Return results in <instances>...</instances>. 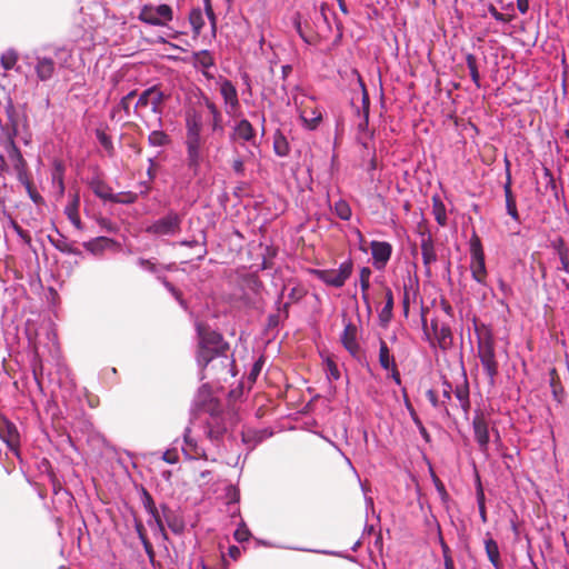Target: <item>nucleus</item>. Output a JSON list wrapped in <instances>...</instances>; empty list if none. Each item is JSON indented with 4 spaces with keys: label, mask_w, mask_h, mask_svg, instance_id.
I'll use <instances>...</instances> for the list:
<instances>
[{
    "label": "nucleus",
    "mask_w": 569,
    "mask_h": 569,
    "mask_svg": "<svg viewBox=\"0 0 569 569\" xmlns=\"http://www.w3.org/2000/svg\"><path fill=\"white\" fill-rule=\"evenodd\" d=\"M189 21L194 36H199L204 26L203 12L200 8L192 9L189 13Z\"/></svg>",
    "instance_id": "obj_36"
},
{
    "label": "nucleus",
    "mask_w": 569,
    "mask_h": 569,
    "mask_svg": "<svg viewBox=\"0 0 569 569\" xmlns=\"http://www.w3.org/2000/svg\"><path fill=\"white\" fill-rule=\"evenodd\" d=\"M353 264L351 260L342 262L339 268L336 269H315L312 273L317 279L335 288H341L352 273Z\"/></svg>",
    "instance_id": "obj_8"
},
{
    "label": "nucleus",
    "mask_w": 569,
    "mask_h": 569,
    "mask_svg": "<svg viewBox=\"0 0 569 569\" xmlns=\"http://www.w3.org/2000/svg\"><path fill=\"white\" fill-rule=\"evenodd\" d=\"M543 180H545V190L546 191L550 190L553 193L555 198L558 200L559 191H558V188L556 184V180L552 176L551 170L548 169L547 167H543Z\"/></svg>",
    "instance_id": "obj_46"
},
{
    "label": "nucleus",
    "mask_w": 569,
    "mask_h": 569,
    "mask_svg": "<svg viewBox=\"0 0 569 569\" xmlns=\"http://www.w3.org/2000/svg\"><path fill=\"white\" fill-rule=\"evenodd\" d=\"M452 393L459 401L461 410L465 412V415H468L471 403H470V397H469V395H470L469 383H468L466 375H463V381L461 383L457 385L456 387H453Z\"/></svg>",
    "instance_id": "obj_24"
},
{
    "label": "nucleus",
    "mask_w": 569,
    "mask_h": 569,
    "mask_svg": "<svg viewBox=\"0 0 569 569\" xmlns=\"http://www.w3.org/2000/svg\"><path fill=\"white\" fill-rule=\"evenodd\" d=\"M19 182L21 184L24 186L30 199L34 202V203H40L42 202V197L36 191V189L33 188V184L32 182L30 181V177L29 174L27 176V181L26 180H19Z\"/></svg>",
    "instance_id": "obj_51"
},
{
    "label": "nucleus",
    "mask_w": 569,
    "mask_h": 569,
    "mask_svg": "<svg viewBox=\"0 0 569 569\" xmlns=\"http://www.w3.org/2000/svg\"><path fill=\"white\" fill-rule=\"evenodd\" d=\"M238 422L237 413L232 411H212L206 419L203 432L206 437L214 445L219 446L226 433Z\"/></svg>",
    "instance_id": "obj_2"
},
{
    "label": "nucleus",
    "mask_w": 569,
    "mask_h": 569,
    "mask_svg": "<svg viewBox=\"0 0 569 569\" xmlns=\"http://www.w3.org/2000/svg\"><path fill=\"white\" fill-rule=\"evenodd\" d=\"M426 397L430 401L431 406L436 409H442L446 416H450L449 407L446 405V401H440L438 399L437 392L433 389H429L426 392Z\"/></svg>",
    "instance_id": "obj_47"
},
{
    "label": "nucleus",
    "mask_w": 569,
    "mask_h": 569,
    "mask_svg": "<svg viewBox=\"0 0 569 569\" xmlns=\"http://www.w3.org/2000/svg\"><path fill=\"white\" fill-rule=\"evenodd\" d=\"M373 266L378 270L386 268L392 254V246L387 241L373 240L370 243Z\"/></svg>",
    "instance_id": "obj_13"
},
{
    "label": "nucleus",
    "mask_w": 569,
    "mask_h": 569,
    "mask_svg": "<svg viewBox=\"0 0 569 569\" xmlns=\"http://www.w3.org/2000/svg\"><path fill=\"white\" fill-rule=\"evenodd\" d=\"M151 93H152V87H150V88H148V89L143 90V91L141 92V94L139 96V98H138V101H137V103H136L134 109H136V110H138V109H140V108H146V107H148V106H149V103H150L149 99H151Z\"/></svg>",
    "instance_id": "obj_54"
},
{
    "label": "nucleus",
    "mask_w": 569,
    "mask_h": 569,
    "mask_svg": "<svg viewBox=\"0 0 569 569\" xmlns=\"http://www.w3.org/2000/svg\"><path fill=\"white\" fill-rule=\"evenodd\" d=\"M4 148H6L9 160L13 164V169L17 173L18 180L27 181V176L29 174L28 166H27L26 160L22 157L20 149L17 147L13 138H11V137L8 138V140L4 144Z\"/></svg>",
    "instance_id": "obj_10"
},
{
    "label": "nucleus",
    "mask_w": 569,
    "mask_h": 569,
    "mask_svg": "<svg viewBox=\"0 0 569 569\" xmlns=\"http://www.w3.org/2000/svg\"><path fill=\"white\" fill-rule=\"evenodd\" d=\"M379 362H380V366L385 369V370H389L391 367H395L396 366V361H395V358L393 356L391 355L388 346H387V342L385 340H380V346H379Z\"/></svg>",
    "instance_id": "obj_33"
},
{
    "label": "nucleus",
    "mask_w": 569,
    "mask_h": 569,
    "mask_svg": "<svg viewBox=\"0 0 569 569\" xmlns=\"http://www.w3.org/2000/svg\"><path fill=\"white\" fill-rule=\"evenodd\" d=\"M485 549L487 557L495 569H502L498 543L489 536V533H487V538L485 539Z\"/></svg>",
    "instance_id": "obj_26"
},
{
    "label": "nucleus",
    "mask_w": 569,
    "mask_h": 569,
    "mask_svg": "<svg viewBox=\"0 0 569 569\" xmlns=\"http://www.w3.org/2000/svg\"><path fill=\"white\" fill-rule=\"evenodd\" d=\"M273 150L279 157H287L290 152L289 142L280 130H277L273 134Z\"/></svg>",
    "instance_id": "obj_32"
},
{
    "label": "nucleus",
    "mask_w": 569,
    "mask_h": 569,
    "mask_svg": "<svg viewBox=\"0 0 569 569\" xmlns=\"http://www.w3.org/2000/svg\"><path fill=\"white\" fill-rule=\"evenodd\" d=\"M170 141V137L162 130H153L148 137V142L152 147H164Z\"/></svg>",
    "instance_id": "obj_40"
},
{
    "label": "nucleus",
    "mask_w": 569,
    "mask_h": 569,
    "mask_svg": "<svg viewBox=\"0 0 569 569\" xmlns=\"http://www.w3.org/2000/svg\"><path fill=\"white\" fill-rule=\"evenodd\" d=\"M196 329L199 338L197 362L201 371L206 370L209 363L218 357L227 359L229 345L223 340L221 333L211 330L202 322H197Z\"/></svg>",
    "instance_id": "obj_1"
},
{
    "label": "nucleus",
    "mask_w": 569,
    "mask_h": 569,
    "mask_svg": "<svg viewBox=\"0 0 569 569\" xmlns=\"http://www.w3.org/2000/svg\"><path fill=\"white\" fill-rule=\"evenodd\" d=\"M488 11L499 22L507 23V22L511 21V19H512L511 16L503 14V13L499 12L493 4H489Z\"/></svg>",
    "instance_id": "obj_59"
},
{
    "label": "nucleus",
    "mask_w": 569,
    "mask_h": 569,
    "mask_svg": "<svg viewBox=\"0 0 569 569\" xmlns=\"http://www.w3.org/2000/svg\"><path fill=\"white\" fill-rule=\"evenodd\" d=\"M49 240L51 244L60 252L69 254H80V250L73 247V244L70 243L63 236H60L59 239H53L49 237Z\"/></svg>",
    "instance_id": "obj_37"
},
{
    "label": "nucleus",
    "mask_w": 569,
    "mask_h": 569,
    "mask_svg": "<svg viewBox=\"0 0 569 569\" xmlns=\"http://www.w3.org/2000/svg\"><path fill=\"white\" fill-rule=\"evenodd\" d=\"M203 119L200 112L190 110L186 114V132H202Z\"/></svg>",
    "instance_id": "obj_30"
},
{
    "label": "nucleus",
    "mask_w": 569,
    "mask_h": 569,
    "mask_svg": "<svg viewBox=\"0 0 569 569\" xmlns=\"http://www.w3.org/2000/svg\"><path fill=\"white\" fill-rule=\"evenodd\" d=\"M506 167H507V180L503 184V192L506 198V210L507 213L517 222H520V216L517 209L516 198L513 196L512 189H511V174H510V163L508 160H506Z\"/></svg>",
    "instance_id": "obj_17"
},
{
    "label": "nucleus",
    "mask_w": 569,
    "mask_h": 569,
    "mask_svg": "<svg viewBox=\"0 0 569 569\" xmlns=\"http://www.w3.org/2000/svg\"><path fill=\"white\" fill-rule=\"evenodd\" d=\"M352 74H355L357 77V81H358V84L361 89V102H362V110L360 111L358 109V114H365V116H369V111H370V99H369V94H368V91H367V88H366V84L360 76V73L357 71V70H352Z\"/></svg>",
    "instance_id": "obj_35"
},
{
    "label": "nucleus",
    "mask_w": 569,
    "mask_h": 569,
    "mask_svg": "<svg viewBox=\"0 0 569 569\" xmlns=\"http://www.w3.org/2000/svg\"><path fill=\"white\" fill-rule=\"evenodd\" d=\"M466 63L469 69L472 82L477 86V88H480V74L478 71L476 56H473L472 53H468L466 57Z\"/></svg>",
    "instance_id": "obj_43"
},
{
    "label": "nucleus",
    "mask_w": 569,
    "mask_h": 569,
    "mask_svg": "<svg viewBox=\"0 0 569 569\" xmlns=\"http://www.w3.org/2000/svg\"><path fill=\"white\" fill-rule=\"evenodd\" d=\"M209 124L212 132L222 134L224 132L222 112L210 116Z\"/></svg>",
    "instance_id": "obj_50"
},
{
    "label": "nucleus",
    "mask_w": 569,
    "mask_h": 569,
    "mask_svg": "<svg viewBox=\"0 0 569 569\" xmlns=\"http://www.w3.org/2000/svg\"><path fill=\"white\" fill-rule=\"evenodd\" d=\"M53 182L58 183L60 194L64 192V182H63V168L60 163L56 166V172L53 173Z\"/></svg>",
    "instance_id": "obj_58"
},
{
    "label": "nucleus",
    "mask_w": 569,
    "mask_h": 569,
    "mask_svg": "<svg viewBox=\"0 0 569 569\" xmlns=\"http://www.w3.org/2000/svg\"><path fill=\"white\" fill-rule=\"evenodd\" d=\"M402 395H403V400H405V407L408 410L410 418L412 419L413 423H418L419 421H421V419L419 418L413 406L411 405V402L408 398L406 388L402 389Z\"/></svg>",
    "instance_id": "obj_55"
},
{
    "label": "nucleus",
    "mask_w": 569,
    "mask_h": 569,
    "mask_svg": "<svg viewBox=\"0 0 569 569\" xmlns=\"http://www.w3.org/2000/svg\"><path fill=\"white\" fill-rule=\"evenodd\" d=\"M232 169L238 176L242 177L244 174V161L241 158L233 159Z\"/></svg>",
    "instance_id": "obj_64"
},
{
    "label": "nucleus",
    "mask_w": 569,
    "mask_h": 569,
    "mask_svg": "<svg viewBox=\"0 0 569 569\" xmlns=\"http://www.w3.org/2000/svg\"><path fill=\"white\" fill-rule=\"evenodd\" d=\"M193 406L198 410L209 411V413L218 410V402L213 399L210 387L208 385H202L198 389V392L193 399Z\"/></svg>",
    "instance_id": "obj_16"
},
{
    "label": "nucleus",
    "mask_w": 569,
    "mask_h": 569,
    "mask_svg": "<svg viewBox=\"0 0 569 569\" xmlns=\"http://www.w3.org/2000/svg\"><path fill=\"white\" fill-rule=\"evenodd\" d=\"M187 166L197 176L203 160L204 139L202 132H186Z\"/></svg>",
    "instance_id": "obj_5"
},
{
    "label": "nucleus",
    "mask_w": 569,
    "mask_h": 569,
    "mask_svg": "<svg viewBox=\"0 0 569 569\" xmlns=\"http://www.w3.org/2000/svg\"><path fill=\"white\" fill-rule=\"evenodd\" d=\"M420 248L423 266L430 273V264L437 261V252L430 233L421 234Z\"/></svg>",
    "instance_id": "obj_18"
},
{
    "label": "nucleus",
    "mask_w": 569,
    "mask_h": 569,
    "mask_svg": "<svg viewBox=\"0 0 569 569\" xmlns=\"http://www.w3.org/2000/svg\"><path fill=\"white\" fill-rule=\"evenodd\" d=\"M113 244V240L108 237H97L83 243V247L92 253L102 252L104 249Z\"/></svg>",
    "instance_id": "obj_31"
},
{
    "label": "nucleus",
    "mask_w": 569,
    "mask_h": 569,
    "mask_svg": "<svg viewBox=\"0 0 569 569\" xmlns=\"http://www.w3.org/2000/svg\"><path fill=\"white\" fill-rule=\"evenodd\" d=\"M432 213L437 223L441 227L447 226L446 206L439 197L432 198Z\"/></svg>",
    "instance_id": "obj_34"
},
{
    "label": "nucleus",
    "mask_w": 569,
    "mask_h": 569,
    "mask_svg": "<svg viewBox=\"0 0 569 569\" xmlns=\"http://www.w3.org/2000/svg\"><path fill=\"white\" fill-rule=\"evenodd\" d=\"M371 269L369 267H362L359 272V280L361 291H368L370 287Z\"/></svg>",
    "instance_id": "obj_52"
},
{
    "label": "nucleus",
    "mask_w": 569,
    "mask_h": 569,
    "mask_svg": "<svg viewBox=\"0 0 569 569\" xmlns=\"http://www.w3.org/2000/svg\"><path fill=\"white\" fill-rule=\"evenodd\" d=\"M150 516H151V520L148 521V525L152 526V523H154L157 531L161 535V537L164 540H167L168 536H167V531H166V527H164V519L162 517V512L160 513L158 511L156 515H150Z\"/></svg>",
    "instance_id": "obj_49"
},
{
    "label": "nucleus",
    "mask_w": 569,
    "mask_h": 569,
    "mask_svg": "<svg viewBox=\"0 0 569 569\" xmlns=\"http://www.w3.org/2000/svg\"><path fill=\"white\" fill-rule=\"evenodd\" d=\"M478 357L489 378V383L493 386L496 377L498 376L499 365L496 359L495 341L491 335L479 338Z\"/></svg>",
    "instance_id": "obj_3"
},
{
    "label": "nucleus",
    "mask_w": 569,
    "mask_h": 569,
    "mask_svg": "<svg viewBox=\"0 0 569 569\" xmlns=\"http://www.w3.org/2000/svg\"><path fill=\"white\" fill-rule=\"evenodd\" d=\"M340 341L350 356L357 360L361 358V347L358 342V328L351 321L345 323Z\"/></svg>",
    "instance_id": "obj_11"
},
{
    "label": "nucleus",
    "mask_w": 569,
    "mask_h": 569,
    "mask_svg": "<svg viewBox=\"0 0 569 569\" xmlns=\"http://www.w3.org/2000/svg\"><path fill=\"white\" fill-rule=\"evenodd\" d=\"M435 337L441 349H447L452 343V333L447 325H441L440 329L435 333Z\"/></svg>",
    "instance_id": "obj_39"
},
{
    "label": "nucleus",
    "mask_w": 569,
    "mask_h": 569,
    "mask_svg": "<svg viewBox=\"0 0 569 569\" xmlns=\"http://www.w3.org/2000/svg\"><path fill=\"white\" fill-rule=\"evenodd\" d=\"M190 428H186L183 437H184V447H182V452L188 459H204L208 457L206 455V450L200 447L194 439L190 436Z\"/></svg>",
    "instance_id": "obj_19"
},
{
    "label": "nucleus",
    "mask_w": 569,
    "mask_h": 569,
    "mask_svg": "<svg viewBox=\"0 0 569 569\" xmlns=\"http://www.w3.org/2000/svg\"><path fill=\"white\" fill-rule=\"evenodd\" d=\"M79 207H80V196L78 192H76L71 196V201L66 206L64 213L76 229L82 230L83 224H82L80 216H79Z\"/></svg>",
    "instance_id": "obj_22"
},
{
    "label": "nucleus",
    "mask_w": 569,
    "mask_h": 569,
    "mask_svg": "<svg viewBox=\"0 0 569 569\" xmlns=\"http://www.w3.org/2000/svg\"><path fill=\"white\" fill-rule=\"evenodd\" d=\"M138 19L150 26L164 27L173 19V11L169 4L159 6L144 4L138 16Z\"/></svg>",
    "instance_id": "obj_6"
},
{
    "label": "nucleus",
    "mask_w": 569,
    "mask_h": 569,
    "mask_svg": "<svg viewBox=\"0 0 569 569\" xmlns=\"http://www.w3.org/2000/svg\"><path fill=\"white\" fill-rule=\"evenodd\" d=\"M453 391V386L451 382H449L447 379H443L442 381V401H446V405L448 406V402L451 400V395Z\"/></svg>",
    "instance_id": "obj_61"
},
{
    "label": "nucleus",
    "mask_w": 569,
    "mask_h": 569,
    "mask_svg": "<svg viewBox=\"0 0 569 569\" xmlns=\"http://www.w3.org/2000/svg\"><path fill=\"white\" fill-rule=\"evenodd\" d=\"M168 98V94H166L158 86H152V93L151 99H149L151 107V111L158 116V121L161 124V114L163 112L162 104L163 101Z\"/></svg>",
    "instance_id": "obj_28"
},
{
    "label": "nucleus",
    "mask_w": 569,
    "mask_h": 569,
    "mask_svg": "<svg viewBox=\"0 0 569 569\" xmlns=\"http://www.w3.org/2000/svg\"><path fill=\"white\" fill-rule=\"evenodd\" d=\"M90 187L93 191V193L102 199V200H106V201H111V202H118V198L111 192V189L108 184H106L103 181L101 180H92L90 182Z\"/></svg>",
    "instance_id": "obj_29"
},
{
    "label": "nucleus",
    "mask_w": 569,
    "mask_h": 569,
    "mask_svg": "<svg viewBox=\"0 0 569 569\" xmlns=\"http://www.w3.org/2000/svg\"><path fill=\"white\" fill-rule=\"evenodd\" d=\"M201 102L207 108L210 116L216 114L221 111L218 108V106L207 96L202 97Z\"/></svg>",
    "instance_id": "obj_62"
},
{
    "label": "nucleus",
    "mask_w": 569,
    "mask_h": 569,
    "mask_svg": "<svg viewBox=\"0 0 569 569\" xmlns=\"http://www.w3.org/2000/svg\"><path fill=\"white\" fill-rule=\"evenodd\" d=\"M96 137L99 141V143L102 146V148L106 150L109 157H112L114 154V147L112 139L107 132L102 129L96 130Z\"/></svg>",
    "instance_id": "obj_42"
},
{
    "label": "nucleus",
    "mask_w": 569,
    "mask_h": 569,
    "mask_svg": "<svg viewBox=\"0 0 569 569\" xmlns=\"http://www.w3.org/2000/svg\"><path fill=\"white\" fill-rule=\"evenodd\" d=\"M34 71L39 81H49L56 72V63L49 57H36Z\"/></svg>",
    "instance_id": "obj_20"
},
{
    "label": "nucleus",
    "mask_w": 569,
    "mask_h": 569,
    "mask_svg": "<svg viewBox=\"0 0 569 569\" xmlns=\"http://www.w3.org/2000/svg\"><path fill=\"white\" fill-rule=\"evenodd\" d=\"M281 300H282V293L278 297V300H277L278 312L269 315V317H268V327L269 328H273L279 325L280 312H283L284 318H288L290 305H289V302L281 305Z\"/></svg>",
    "instance_id": "obj_38"
},
{
    "label": "nucleus",
    "mask_w": 569,
    "mask_h": 569,
    "mask_svg": "<svg viewBox=\"0 0 569 569\" xmlns=\"http://www.w3.org/2000/svg\"><path fill=\"white\" fill-rule=\"evenodd\" d=\"M264 365V359L263 357H260L252 366L250 372H249V376H248V379L251 381V382H254L258 378V376L260 375L261 370H262V367Z\"/></svg>",
    "instance_id": "obj_56"
},
{
    "label": "nucleus",
    "mask_w": 569,
    "mask_h": 569,
    "mask_svg": "<svg viewBox=\"0 0 569 569\" xmlns=\"http://www.w3.org/2000/svg\"><path fill=\"white\" fill-rule=\"evenodd\" d=\"M558 257L560 260V267L557 269L569 273V249H559Z\"/></svg>",
    "instance_id": "obj_57"
},
{
    "label": "nucleus",
    "mask_w": 569,
    "mask_h": 569,
    "mask_svg": "<svg viewBox=\"0 0 569 569\" xmlns=\"http://www.w3.org/2000/svg\"><path fill=\"white\" fill-rule=\"evenodd\" d=\"M332 211L337 214V217L345 221L349 220L352 214L350 204L343 199H340L337 202H335Z\"/></svg>",
    "instance_id": "obj_41"
},
{
    "label": "nucleus",
    "mask_w": 569,
    "mask_h": 569,
    "mask_svg": "<svg viewBox=\"0 0 569 569\" xmlns=\"http://www.w3.org/2000/svg\"><path fill=\"white\" fill-rule=\"evenodd\" d=\"M386 302L382 309L379 311V322L382 327H387L392 319V310H393V293L390 288H386L385 290Z\"/></svg>",
    "instance_id": "obj_27"
},
{
    "label": "nucleus",
    "mask_w": 569,
    "mask_h": 569,
    "mask_svg": "<svg viewBox=\"0 0 569 569\" xmlns=\"http://www.w3.org/2000/svg\"><path fill=\"white\" fill-rule=\"evenodd\" d=\"M140 495H141V502H142L143 508L146 509V511L149 515H156L159 510L154 503L152 496L149 493V491L146 488L141 487Z\"/></svg>",
    "instance_id": "obj_44"
},
{
    "label": "nucleus",
    "mask_w": 569,
    "mask_h": 569,
    "mask_svg": "<svg viewBox=\"0 0 569 569\" xmlns=\"http://www.w3.org/2000/svg\"><path fill=\"white\" fill-rule=\"evenodd\" d=\"M141 543H142L143 549L149 558L150 563L154 565L156 553H154L151 542L149 541V539H147L144 541H141Z\"/></svg>",
    "instance_id": "obj_63"
},
{
    "label": "nucleus",
    "mask_w": 569,
    "mask_h": 569,
    "mask_svg": "<svg viewBox=\"0 0 569 569\" xmlns=\"http://www.w3.org/2000/svg\"><path fill=\"white\" fill-rule=\"evenodd\" d=\"M300 119L307 129L315 130L322 121V111L316 107H305L300 112Z\"/></svg>",
    "instance_id": "obj_23"
},
{
    "label": "nucleus",
    "mask_w": 569,
    "mask_h": 569,
    "mask_svg": "<svg viewBox=\"0 0 569 569\" xmlns=\"http://www.w3.org/2000/svg\"><path fill=\"white\" fill-rule=\"evenodd\" d=\"M18 61V53L13 49L7 50L1 54L0 63L4 70H11Z\"/></svg>",
    "instance_id": "obj_45"
},
{
    "label": "nucleus",
    "mask_w": 569,
    "mask_h": 569,
    "mask_svg": "<svg viewBox=\"0 0 569 569\" xmlns=\"http://www.w3.org/2000/svg\"><path fill=\"white\" fill-rule=\"evenodd\" d=\"M469 252H470V271L472 279L478 283L486 286L487 268L485 262V252L481 240L476 231L472 232L469 240Z\"/></svg>",
    "instance_id": "obj_4"
},
{
    "label": "nucleus",
    "mask_w": 569,
    "mask_h": 569,
    "mask_svg": "<svg viewBox=\"0 0 569 569\" xmlns=\"http://www.w3.org/2000/svg\"><path fill=\"white\" fill-rule=\"evenodd\" d=\"M472 429L475 440L478 443L480 451L486 452L489 447V423L482 412H477L472 420Z\"/></svg>",
    "instance_id": "obj_12"
},
{
    "label": "nucleus",
    "mask_w": 569,
    "mask_h": 569,
    "mask_svg": "<svg viewBox=\"0 0 569 569\" xmlns=\"http://www.w3.org/2000/svg\"><path fill=\"white\" fill-rule=\"evenodd\" d=\"M162 517L164 522L169 527V529L179 535L184 530V522L181 517H179L173 510H171L167 505H161Z\"/></svg>",
    "instance_id": "obj_21"
},
{
    "label": "nucleus",
    "mask_w": 569,
    "mask_h": 569,
    "mask_svg": "<svg viewBox=\"0 0 569 569\" xmlns=\"http://www.w3.org/2000/svg\"><path fill=\"white\" fill-rule=\"evenodd\" d=\"M182 218V214L170 210L149 224L146 232L154 236H176L181 231Z\"/></svg>",
    "instance_id": "obj_7"
},
{
    "label": "nucleus",
    "mask_w": 569,
    "mask_h": 569,
    "mask_svg": "<svg viewBox=\"0 0 569 569\" xmlns=\"http://www.w3.org/2000/svg\"><path fill=\"white\" fill-rule=\"evenodd\" d=\"M230 140H240L243 142H249L252 146H256V130L252 127L251 122L244 118L238 120L233 126L232 133L230 134Z\"/></svg>",
    "instance_id": "obj_15"
},
{
    "label": "nucleus",
    "mask_w": 569,
    "mask_h": 569,
    "mask_svg": "<svg viewBox=\"0 0 569 569\" xmlns=\"http://www.w3.org/2000/svg\"><path fill=\"white\" fill-rule=\"evenodd\" d=\"M218 84L223 99L226 113L233 116L240 108L237 88L229 79L222 77L218 80Z\"/></svg>",
    "instance_id": "obj_9"
},
{
    "label": "nucleus",
    "mask_w": 569,
    "mask_h": 569,
    "mask_svg": "<svg viewBox=\"0 0 569 569\" xmlns=\"http://www.w3.org/2000/svg\"><path fill=\"white\" fill-rule=\"evenodd\" d=\"M203 1H204L206 16L210 21L212 34L216 36L217 18H216V14L212 9L211 1L210 0H203Z\"/></svg>",
    "instance_id": "obj_53"
},
{
    "label": "nucleus",
    "mask_w": 569,
    "mask_h": 569,
    "mask_svg": "<svg viewBox=\"0 0 569 569\" xmlns=\"http://www.w3.org/2000/svg\"><path fill=\"white\" fill-rule=\"evenodd\" d=\"M191 62L196 69L209 70L214 67V58L209 50L196 51L191 56Z\"/></svg>",
    "instance_id": "obj_25"
},
{
    "label": "nucleus",
    "mask_w": 569,
    "mask_h": 569,
    "mask_svg": "<svg viewBox=\"0 0 569 569\" xmlns=\"http://www.w3.org/2000/svg\"><path fill=\"white\" fill-rule=\"evenodd\" d=\"M325 371L329 380L340 379V371L338 369V366L330 357H327L325 360Z\"/></svg>",
    "instance_id": "obj_48"
},
{
    "label": "nucleus",
    "mask_w": 569,
    "mask_h": 569,
    "mask_svg": "<svg viewBox=\"0 0 569 569\" xmlns=\"http://www.w3.org/2000/svg\"><path fill=\"white\" fill-rule=\"evenodd\" d=\"M137 264L143 269V270H147L149 272H152V273H157L158 269H157V266L154 262H152L151 260L149 259H144V258H139L137 260Z\"/></svg>",
    "instance_id": "obj_60"
},
{
    "label": "nucleus",
    "mask_w": 569,
    "mask_h": 569,
    "mask_svg": "<svg viewBox=\"0 0 569 569\" xmlns=\"http://www.w3.org/2000/svg\"><path fill=\"white\" fill-rule=\"evenodd\" d=\"M0 439L8 446V448L18 453L20 445V435L16 425L8 419L3 418L0 423Z\"/></svg>",
    "instance_id": "obj_14"
}]
</instances>
